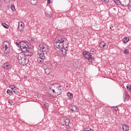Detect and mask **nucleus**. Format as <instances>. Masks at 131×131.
Segmentation results:
<instances>
[{
	"label": "nucleus",
	"mask_w": 131,
	"mask_h": 131,
	"mask_svg": "<svg viewBox=\"0 0 131 131\" xmlns=\"http://www.w3.org/2000/svg\"><path fill=\"white\" fill-rule=\"evenodd\" d=\"M101 2H104V3H109V0H101Z\"/></svg>",
	"instance_id": "obj_41"
},
{
	"label": "nucleus",
	"mask_w": 131,
	"mask_h": 131,
	"mask_svg": "<svg viewBox=\"0 0 131 131\" xmlns=\"http://www.w3.org/2000/svg\"><path fill=\"white\" fill-rule=\"evenodd\" d=\"M51 89H54L57 95H61L62 94V91H63V88L61 86V85H58L57 84H52L50 85Z\"/></svg>",
	"instance_id": "obj_4"
},
{
	"label": "nucleus",
	"mask_w": 131,
	"mask_h": 131,
	"mask_svg": "<svg viewBox=\"0 0 131 131\" xmlns=\"http://www.w3.org/2000/svg\"><path fill=\"white\" fill-rule=\"evenodd\" d=\"M8 103L10 104V105H12V104H13V100H12V99L8 100Z\"/></svg>",
	"instance_id": "obj_39"
},
{
	"label": "nucleus",
	"mask_w": 131,
	"mask_h": 131,
	"mask_svg": "<svg viewBox=\"0 0 131 131\" xmlns=\"http://www.w3.org/2000/svg\"><path fill=\"white\" fill-rule=\"evenodd\" d=\"M90 53L92 55H95V54H96V50L94 49H92L90 50Z\"/></svg>",
	"instance_id": "obj_29"
},
{
	"label": "nucleus",
	"mask_w": 131,
	"mask_h": 131,
	"mask_svg": "<svg viewBox=\"0 0 131 131\" xmlns=\"http://www.w3.org/2000/svg\"><path fill=\"white\" fill-rule=\"evenodd\" d=\"M110 29H112V30H114V27L113 26L110 27Z\"/></svg>",
	"instance_id": "obj_44"
},
{
	"label": "nucleus",
	"mask_w": 131,
	"mask_h": 131,
	"mask_svg": "<svg viewBox=\"0 0 131 131\" xmlns=\"http://www.w3.org/2000/svg\"><path fill=\"white\" fill-rule=\"evenodd\" d=\"M23 53H26V56H29L30 57H31V56H32V53L29 52V51H28V49H27L26 52H23Z\"/></svg>",
	"instance_id": "obj_20"
},
{
	"label": "nucleus",
	"mask_w": 131,
	"mask_h": 131,
	"mask_svg": "<svg viewBox=\"0 0 131 131\" xmlns=\"http://www.w3.org/2000/svg\"><path fill=\"white\" fill-rule=\"evenodd\" d=\"M54 0H47L48 4H53Z\"/></svg>",
	"instance_id": "obj_37"
},
{
	"label": "nucleus",
	"mask_w": 131,
	"mask_h": 131,
	"mask_svg": "<svg viewBox=\"0 0 131 131\" xmlns=\"http://www.w3.org/2000/svg\"><path fill=\"white\" fill-rule=\"evenodd\" d=\"M99 46L101 49H103V50H107L108 49V45H106V43L104 41L101 42Z\"/></svg>",
	"instance_id": "obj_12"
},
{
	"label": "nucleus",
	"mask_w": 131,
	"mask_h": 131,
	"mask_svg": "<svg viewBox=\"0 0 131 131\" xmlns=\"http://www.w3.org/2000/svg\"><path fill=\"white\" fill-rule=\"evenodd\" d=\"M44 108H45V109H49V103H46L44 104Z\"/></svg>",
	"instance_id": "obj_33"
},
{
	"label": "nucleus",
	"mask_w": 131,
	"mask_h": 131,
	"mask_svg": "<svg viewBox=\"0 0 131 131\" xmlns=\"http://www.w3.org/2000/svg\"><path fill=\"white\" fill-rule=\"evenodd\" d=\"M54 64H55V65H57V62H55Z\"/></svg>",
	"instance_id": "obj_48"
},
{
	"label": "nucleus",
	"mask_w": 131,
	"mask_h": 131,
	"mask_svg": "<svg viewBox=\"0 0 131 131\" xmlns=\"http://www.w3.org/2000/svg\"><path fill=\"white\" fill-rule=\"evenodd\" d=\"M67 96H68V98H69L71 100V99L73 98V94H72V93L68 92Z\"/></svg>",
	"instance_id": "obj_23"
},
{
	"label": "nucleus",
	"mask_w": 131,
	"mask_h": 131,
	"mask_svg": "<svg viewBox=\"0 0 131 131\" xmlns=\"http://www.w3.org/2000/svg\"><path fill=\"white\" fill-rule=\"evenodd\" d=\"M61 122L63 123V124H65L67 126H69V123H70V121L69 120V119L67 118H63L62 119H61Z\"/></svg>",
	"instance_id": "obj_11"
},
{
	"label": "nucleus",
	"mask_w": 131,
	"mask_h": 131,
	"mask_svg": "<svg viewBox=\"0 0 131 131\" xmlns=\"http://www.w3.org/2000/svg\"><path fill=\"white\" fill-rule=\"evenodd\" d=\"M16 45L17 47L20 46V43H18L17 42H16Z\"/></svg>",
	"instance_id": "obj_46"
},
{
	"label": "nucleus",
	"mask_w": 131,
	"mask_h": 131,
	"mask_svg": "<svg viewBox=\"0 0 131 131\" xmlns=\"http://www.w3.org/2000/svg\"><path fill=\"white\" fill-rule=\"evenodd\" d=\"M11 9L12 12H15L16 11V8H15V6L14 5H11Z\"/></svg>",
	"instance_id": "obj_28"
},
{
	"label": "nucleus",
	"mask_w": 131,
	"mask_h": 131,
	"mask_svg": "<svg viewBox=\"0 0 131 131\" xmlns=\"http://www.w3.org/2000/svg\"><path fill=\"white\" fill-rule=\"evenodd\" d=\"M121 0H114V3L118 6H119L120 5H121Z\"/></svg>",
	"instance_id": "obj_24"
},
{
	"label": "nucleus",
	"mask_w": 131,
	"mask_h": 131,
	"mask_svg": "<svg viewBox=\"0 0 131 131\" xmlns=\"http://www.w3.org/2000/svg\"><path fill=\"white\" fill-rule=\"evenodd\" d=\"M73 65L75 68H79L81 66V64H80V62H79V61H78V59L74 60Z\"/></svg>",
	"instance_id": "obj_10"
},
{
	"label": "nucleus",
	"mask_w": 131,
	"mask_h": 131,
	"mask_svg": "<svg viewBox=\"0 0 131 131\" xmlns=\"http://www.w3.org/2000/svg\"><path fill=\"white\" fill-rule=\"evenodd\" d=\"M122 129L124 131H128L129 130V126L127 124H123L122 126Z\"/></svg>",
	"instance_id": "obj_16"
},
{
	"label": "nucleus",
	"mask_w": 131,
	"mask_h": 131,
	"mask_svg": "<svg viewBox=\"0 0 131 131\" xmlns=\"http://www.w3.org/2000/svg\"><path fill=\"white\" fill-rule=\"evenodd\" d=\"M3 7V2L0 0V8H2Z\"/></svg>",
	"instance_id": "obj_42"
},
{
	"label": "nucleus",
	"mask_w": 131,
	"mask_h": 131,
	"mask_svg": "<svg viewBox=\"0 0 131 131\" xmlns=\"http://www.w3.org/2000/svg\"><path fill=\"white\" fill-rule=\"evenodd\" d=\"M19 92V89L18 88H15L14 90L12 91V93H15V94H18Z\"/></svg>",
	"instance_id": "obj_30"
},
{
	"label": "nucleus",
	"mask_w": 131,
	"mask_h": 131,
	"mask_svg": "<svg viewBox=\"0 0 131 131\" xmlns=\"http://www.w3.org/2000/svg\"><path fill=\"white\" fill-rule=\"evenodd\" d=\"M39 48L40 51H38V53L43 54L44 56H46L49 53V47L47 44H39Z\"/></svg>",
	"instance_id": "obj_2"
},
{
	"label": "nucleus",
	"mask_w": 131,
	"mask_h": 131,
	"mask_svg": "<svg viewBox=\"0 0 131 131\" xmlns=\"http://www.w3.org/2000/svg\"><path fill=\"white\" fill-rule=\"evenodd\" d=\"M67 38H65L63 36L58 35L55 38V39L54 42V47H59L61 43L65 41V39Z\"/></svg>",
	"instance_id": "obj_3"
},
{
	"label": "nucleus",
	"mask_w": 131,
	"mask_h": 131,
	"mask_svg": "<svg viewBox=\"0 0 131 131\" xmlns=\"http://www.w3.org/2000/svg\"><path fill=\"white\" fill-rule=\"evenodd\" d=\"M39 57H38L37 61L38 63H42L43 62V60L46 59V55H44L43 54L38 53Z\"/></svg>",
	"instance_id": "obj_8"
},
{
	"label": "nucleus",
	"mask_w": 131,
	"mask_h": 131,
	"mask_svg": "<svg viewBox=\"0 0 131 131\" xmlns=\"http://www.w3.org/2000/svg\"><path fill=\"white\" fill-rule=\"evenodd\" d=\"M128 10H129V11H131V6H129L128 8Z\"/></svg>",
	"instance_id": "obj_47"
},
{
	"label": "nucleus",
	"mask_w": 131,
	"mask_h": 131,
	"mask_svg": "<svg viewBox=\"0 0 131 131\" xmlns=\"http://www.w3.org/2000/svg\"><path fill=\"white\" fill-rule=\"evenodd\" d=\"M9 88L11 89L12 91H14L16 88V86L14 85H10Z\"/></svg>",
	"instance_id": "obj_32"
},
{
	"label": "nucleus",
	"mask_w": 131,
	"mask_h": 131,
	"mask_svg": "<svg viewBox=\"0 0 131 131\" xmlns=\"http://www.w3.org/2000/svg\"><path fill=\"white\" fill-rule=\"evenodd\" d=\"M124 54H125V55H128V54H129V51L128 49H125L124 51Z\"/></svg>",
	"instance_id": "obj_31"
},
{
	"label": "nucleus",
	"mask_w": 131,
	"mask_h": 131,
	"mask_svg": "<svg viewBox=\"0 0 131 131\" xmlns=\"http://www.w3.org/2000/svg\"><path fill=\"white\" fill-rule=\"evenodd\" d=\"M70 110L72 111V112H78V108H77V106L76 105H71V106H69Z\"/></svg>",
	"instance_id": "obj_14"
},
{
	"label": "nucleus",
	"mask_w": 131,
	"mask_h": 131,
	"mask_svg": "<svg viewBox=\"0 0 131 131\" xmlns=\"http://www.w3.org/2000/svg\"><path fill=\"white\" fill-rule=\"evenodd\" d=\"M83 56L85 59H88V61L94 63L95 62V58L92 57L91 53L86 51L83 52Z\"/></svg>",
	"instance_id": "obj_7"
},
{
	"label": "nucleus",
	"mask_w": 131,
	"mask_h": 131,
	"mask_svg": "<svg viewBox=\"0 0 131 131\" xmlns=\"http://www.w3.org/2000/svg\"><path fill=\"white\" fill-rule=\"evenodd\" d=\"M83 131H85V130H83Z\"/></svg>",
	"instance_id": "obj_49"
},
{
	"label": "nucleus",
	"mask_w": 131,
	"mask_h": 131,
	"mask_svg": "<svg viewBox=\"0 0 131 131\" xmlns=\"http://www.w3.org/2000/svg\"><path fill=\"white\" fill-rule=\"evenodd\" d=\"M84 130H85V131H92L93 129H91L90 128L88 127V128H85L84 129Z\"/></svg>",
	"instance_id": "obj_36"
},
{
	"label": "nucleus",
	"mask_w": 131,
	"mask_h": 131,
	"mask_svg": "<svg viewBox=\"0 0 131 131\" xmlns=\"http://www.w3.org/2000/svg\"><path fill=\"white\" fill-rule=\"evenodd\" d=\"M2 25L3 26V27H4V28H6V29H9V25H7V24L5 23H2Z\"/></svg>",
	"instance_id": "obj_26"
},
{
	"label": "nucleus",
	"mask_w": 131,
	"mask_h": 131,
	"mask_svg": "<svg viewBox=\"0 0 131 131\" xmlns=\"http://www.w3.org/2000/svg\"><path fill=\"white\" fill-rule=\"evenodd\" d=\"M7 93L8 95H10V96H12V95H13V91H11V90H10L9 89H8L7 90Z\"/></svg>",
	"instance_id": "obj_27"
},
{
	"label": "nucleus",
	"mask_w": 131,
	"mask_h": 131,
	"mask_svg": "<svg viewBox=\"0 0 131 131\" xmlns=\"http://www.w3.org/2000/svg\"><path fill=\"white\" fill-rule=\"evenodd\" d=\"M68 45H69V42H68V40L66 39L64 40V41H63V43H62L60 46H59V48L60 49H68Z\"/></svg>",
	"instance_id": "obj_9"
},
{
	"label": "nucleus",
	"mask_w": 131,
	"mask_h": 131,
	"mask_svg": "<svg viewBox=\"0 0 131 131\" xmlns=\"http://www.w3.org/2000/svg\"><path fill=\"white\" fill-rule=\"evenodd\" d=\"M19 47L21 52H27L28 49H29V43L21 41L19 42Z\"/></svg>",
	"instance_id": "obj_6"
},
{
	"label": "nucleus",
	"mask_w": 131,
	"mask_h": 131,
	"mask_svg": "<svg viewBox=\"0 0 131 131\" xmlns=\"http://www.w3.org/2000/svg\"><path fill=\"white\" fill-rule=\"evenodd\" d=\"M46 16H47V17H50V14H48L47 13H45Z\"/></svg>",
	"instance_id": "obj_45"
},
{
	"label": "nucleus",
	"mask_w": 131,
	"mask_h": 131,
	"mask_svg": "<svg viewBox=\"0 0 131 131\" xmlns=\"http://www.w3.org/2000/svg\"><path fill=\"white\" fill-rule=\"evenodd\" d=\"M127 89L128 90V91H130V92H131V85L129 84L127 85L126 86Z\"/></svg>",
	"instance_id": "obj_35"
},
{
	"label": "nucleus",
	"mask_w": 131,
	"mask_h": 131,
	"mask_svg": "<svg viewBox=\"0 0 131 131\" xmlns=\"http://www.w3.org/2000/svg\"><path fill=\"white\" fill-rule=\"evenodd\" d=\"M128 5H129V3H127V4L123 3V4H122V5L123 6V7H127V6H128Z\"/></svg>",
	"instance_id": "obj_38"
},
{
	"label": "nucleus",
	"mask_w": 131,
	"mask_h": 131,
	"mask_svg": "<svg viewBox=\"0 0 131 131\" xmlns=\"http://www.w3.org/2000/svg\"><path fill=\"white\" fill-rule=\"evenodd\" d=\"M49 92L51 93V95H52V96L57 94V93H56V91L51 88H49Z\"/></svg>",
	"instance_id": "obj_19"
},
{
	"label": "nucleus",
	"mask_w": 131,
	"mask_h": 131,
	"mask_svg": "<svg viewBox=\"0 0 131 131\" xmlns=\"http://www.w3.org/2000/svg\"><path fill=\"white\" fill-rule=\"evenodd\" d=\"M124 101H127L129 99V96L128 95V93L127 92L125 93L123 95Z\"/></svg>",
	"instance_id": "obj_18"
},
{
	"label": "nucleus",
	"mask_w": 131,
	"mask_h": 131,
	"mask_svg": "<svg viewBox=\"0 0 131 131\" xmlns=\"http://www.w3.org/2000/svg\"><path fill=\"white\" fill-rule=\"evenodd\" d=\"M18 63L20 65L25 66L28 64V62H29V60L27 58H25V54L20 53L18 54L17 57Z\"/></svg>",
	"instance_id": "obj_1"
},
{
	"label": "nucleus",
	"mask_w": 131,
	"mask_h": 131,
	"mask_svg": "<svg viewBox=\"0 0 131 131\" xmlns=\"http://www.w3.org/2000/svg\"><path fill=\"white\" fill-rule=\"evenodd\" d=\"M31 4L33 6H35L37 4V0H31Z\"/></svg>",
	"instance_id": "obj_25"
},
{
	"label": "nucleus",
	"mask_w": 131,
	"mask_h": 131,
	"mask_svg": "<svg viewBox=\"0 0 131 131\" xmlns=\"http://www.w3.org/2000/svg\"><path fill=\"white\" fill-rule=\"evenodd\" d=\"M52 70L50 69V68H46L45 70V73L46 74H50Z\"/></svg>",
	"instance_id": "obj_21"
},
{
	"label": "nucleus",
	"mask_w": 131,
	"mask_h": 131,
	"mask_svg": "<svg viewBox=\"0 0 131 131\" xmlns=\"http://www.w3.org/2000/svg\"><path fill=\"white\" fill-rule=\"evenodd\" d=\"M2 51L4 52L6 55L10 54L11 46H10V42L8 41H5L3 43Z\"/></svg>",
	"instance_id": "obj_5"
},
{
	"label": "nucleus",
	"mask_w": 131,
	"mask_h": 131,
	"mask_svg": "<svg viewBox=\"0 0 131 131\" xmlns=\"http://www.w3.org/2000/svg\"><path fill=\"white\" fill-rule=\"evenodd\" d=\"M55 51L57 55H59V56L62 55V48H60L59 46L55 47Z\"/></svg>",
	"instance_id": "obj_13"
},
{
	"label": "nucleus",
	"mask_w": 131,
	"mask_h": 131,
	"mask_svg": "<svg viewBox=\"0 0 131 131\" xmlns=\"http://www.w3.org/2000/svg\"><path fill=\"white\" fill-rule=\"evenodd\" d=\"M20 26L21 28H23V25H22V24H21L20 25V23H18V28H20Z\"/></svg>",
	"instance_id": "obj_40"
},
{
	"label": "nucleus",
	"mask_w": 131,
	"mask_h": 131,
	"mask_svg": "<svg viewBox=\"0 0 131 131\" xmlns=\"http://www.w3.org/2000/svg\"><path fill=\"white\" fill-rule=\"evenodd\" d=\"M61 56H66L67 55V49L66 48H61Z\"/></svg>",
	"instance_id": "obj_17"
},
{
	"label": "nucleus",
	"mask_w": 131,
	"mask_h": 131,
	"mask_svg": "<svg viewBox=\"0 0 131 131\" xmlns=\"http://www.w3.org/2000/svg\"><path fill=\"white\" fill-rule=\"evenodd\" d=\"M129 40V38L127 37H125L123 39L122 41L124 43H126L127 42H128Z\"/></svg>",
	"instance_id": "obj_22"
},
{
	"label": "nucleus",
	"mask_w": 131,
	"mask_h": 131,
	"mask_svg": "<svg viewBox=\"0 0 131 131\" xmlns=\"http://www.w3.org/2000/svg\"><path fill=\"white\" fill-rule=\"evenodd\" d=\"M4 2H5V3H10V2H11V0H4Z\"/></svg>",
	"instance_id": "obj_43"
},
{
	"label": "nucleus",
	"mask_w": 131,
	"mask_h": 131,
	"mask_svg": "<svg viewBox=\"0 0 131 131\" xmlns=\"http://www.w3.org/2000/svg\"><path fill=\"white\" fill-rule=\"evenodd\" d=\"M113 110H114V111H117L118 110V107L117 106H113L112 107Z\"/></svg>",
	"instance_id": "obj_34"
},
{
	"label": "nucleus",
	"mask_w": 131,
	"mask_h": 131,
	"mask_svg": "<svg viewBox=\"0 0 131 131\" xmlns=\"http://www.w3.org/2000/svg\"><path fill=\"white\" fill-rule=\"evenodd\" d=\"M3 68L5 69L9 70L11 68V65H10L8 62L5 63L3 64Z\"/></svg>",
	"instance_id": "obj_15"
}]
</instances>
